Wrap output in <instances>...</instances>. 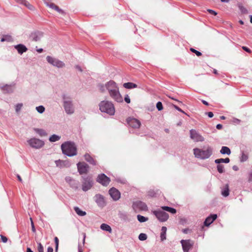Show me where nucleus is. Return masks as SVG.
<instances>
[{"mask_svg": "<svg viewBox=\"0 0 252 252\" xmlns=\"http://www.w3.org/2000/svg\"><path fill=\"white\" fill-rule=\"evenodd\" d=\"M99 91L104 93L107 90L110 96L118 102H122L123 101V97L120 93L119 88L116 83L112 81H109L104 85L99 84L98 85Z\"/></svg>", "mask_w": 252, "mask_h": 252, "instance_id": "obj_1", "label": "nucleus"}, {"mask_svg": "<svg viewBox=\"0 0 252 252\" xmlns=\"http://www.w3.org/2000/svg\"><path fill=\"white\" fill-rule=\"evenodd\" d=\"M193 153L196 158L204 160L209 158L213 155V148L210 146H207L203 149L195 148L193 149Z\"/></svg>", "mask_w": 252, "mask_h": 252, "instance_id": "obj_2", "label": "nucleus"}, {"mask_svg": "<svg viewBox=\"0 0 252 252\" xmlns=\"http://www.w3.org/2000/svg\"><path fill=\"white\" fill-rule=\"evenodd\" d=\"M63 153L68 157L77 155V148L74 143L70 141L65 142L61 145Z\"/></svg>", "mask_w": 252, "mask_h": 252, "instance_id": "obj_3", "label": "nucleus"}, {"mask_svg": "<svg viewBox=\"0 0 252 252\" xmlns=\"http://www.w3.org/2000/svg\"><path fill=\"white\" fill-rule=\"evenodd\" d=\"M100 111L110 116H113L115 113V109L113 103L108 100H102L99 103Z\"/></svg>", "mask_w": 252, "mask_h": 252, "instance_id": "obj_4", "label": "nucleus"}, {"mask_svg": "<svg viewBox=\"0 0 252 252\" xmlns=\"http://www.w3.org/2000/svg\"><path fill=\"white\" fill-rule=\"evenodd\" d=\"M63 107L65 112L67 114H72L74 113V109L71 98L65 95L63 97Z\"/></svg>", "mask_w": 252, "mask_h": 252, "instance_id": "obj_5", "label": "nucleus"}, {"mask_svg": "<svg viewBox=\"0 0 252 252\" xmlns=\"http://www.w3.org/2000/svg\"><path fill=\"white\" fill-rule=\"evenodd\" d=\"M27 142L31 147L35 149L42 148L45 144L43 140L35 137L31 138L28 139Z\"/></svg>", "mask_w": 252, "mask_h": 252, "instance_id": "obj_6", "label": "nucleus"}, {"mask_svg": "<svg viewBox=\"0 0 252 252\" xmlns=\"http://www.w3.org/2000/svg\"><path fill=\"white\" fill-rule=\"evenodd\" d=\"M47 62L53 66L57 68H63L65 66V63L62 61L52 56H47L46 57Z\"/></svg>", "mask_w": 252, "mask_h": 252, "instance_id": "obj_7", "label": "nucleus"}, {"mask_svg": "<svg viewBox=\"0 0 252 252\" xmlns=\"http://www.w3.org/2000/svg\"><path fill=\"white\" fill-rule=\"evenodd\" d=\"M190 138L195 142H203L205 140L204 137L196 130L191 129L189 130Z\"/></svg>", "mask_w": 252, "mask_h": 252, "instance_id": "obj_8", "label": "nucleus"}, {"mask_svg": "<svg viewBox=\"0 0 252 252\" xmlns=\"http://www.w3.org/2000/svg\"><path fill=\"white\" fill-rule=\"evenodd\" d=\"M153 214H154L157 218L161 222H164L166 221L169 218V215L167 213L161 210L160 209H158L157 210H155L153 211Z\"/></svg>", "mask_w": 252, "mask_h": 252, "instance_id": "obj_9", "label": "nucleus"}, {"mask_svg": "<svg viewBox=\"0 0 252 252\" xmlns=\"http://www.w3.org/2000/svg\"><path fill=\"white\" fill-rule=\"evenodd\" d=\"M0 89L4 93H12L15 89V83H12L10 84H0Z\"/></svg>", "mask_w": 252, "mask_h": 252, "instance_id": "obj_10", "label": "nucleus"}, {"mask_svg": "<svg viewBox=\"0 0 252 252\" xmlns=\"http://www.w3.org/2000/svg\"><path fill=\"white\" fill-rule=\"evenodd\" d=\"M94 200L99 207H103L106 205L104 196L100 194H97L94 196Z\"/></svg>", "mask_w": 252, "mask_h": 252, "instance_id": "obj_11", "label": "nucleus"}, {"mask_svg": "<svg viewBox=\"0 0 252 252\" xmlns=\"http://www.w3.org/2000/svg\"><path fill=\"white\" fill-rule=\"evenodd\" d=\"M93 186V181L91 178L86 177L83 178L82 189L86 191L90 189Z\"/></svg>", "mask_w": 252, "mask_h": 252, "instance_id": "obj_12", "label": "nucleus"}, {"mask_svg": "<svg viewBox=\"0 0 252 252\" xmlns=\"http://www.w3.org/2000/svg\"><path fill=\"white\" fill-rule=\"evenodd\" d=\"M97 181L103 186H107L109 184L110 180L104 174H101L98 176Z\"/></svg>", "mask_w": 252, "mask_h": 252, "instance_id": "obj_13", "label": "nucleus"}, {"mask_svg": "<svg viewBox=\"0 0 252 252\" xmlns=\"http://www.w3.org/2000/svg\"><path fill=\"white\" fill-rule=\"evenodd\" d=\"M181 243L182 244L184 252H189L193 245V242L190 240H182L181 241Z\"/></svg>", "mask_w": 252, "mask_h": 252, "instance_id": "obj_14", "label": "nucleus"}, {"mask_svg": "<svg viewBox=\"0 0 252 252\" xmlns=\"http://www.w3.org/2000/svg\"><path fill=\"white\" fill-rule=\"evenodd\" d=\"M128 125L134 128H139L141 126L140 122L136 119L133 118H128L126 120Z\"/></svg>", "mask_w": 252, "mask_h": 252, "instance_id": "obj_15", "label": "nucleus"}, {"mask_svg": "<svg viewBox=\"0 0 252 252\" xmlns=\"http://www.w3.org/2000/svg\"><path fill=\"white\" fill-rule=\"evenodd\" d=\"M109 194L114 201L118 200L121 197L120 191L114 188H112L109 189Z\"/></svg>", "mask_w": 252, "mask_h": 252, "instance_id": "obj_16", "label": "nucleus"}, {"mask_svg": "<svg viewBox=\"0 0 252 252\" xmlns=\"http://www.w3.org/2000/svg\"><path fill=\"white\" fill-rule=\"evenodd\" d=\"M133 208L134 209H139L142 211H146L148 207L146 203L141 201H137L133 203Z\"/></svg>", "mask_w": 252, "mask_h": 252, "instance_id": "obj_17", "label": "nucleus"}, {"mask_svg": "<svg viewBox=\"0 0 252 252\" xmlns=\"http://www.w3.org/2000/svg\"><path fill=\"white\" fill-rule=\"evenodd\" d=\"M78 171L80 174L87 173L88 169L89 166L85 162H79L77 164Z\"/></svg>", "mask_w": 252, "mask_h": 252, "instance_id": "obj_18", "label": "nucleus"}, {"mask_svg": "<svg viewBox=\"0 0 252 252\" xmlns=\"http://www.w3.org/2000/svg\"><path fill=\"white\" fill-rule=\"evenodd\" d=\"M43 36V33L40 32H33L31 35V39L35 41H38L41 39Z\"/></svg>", "mask_w": 252, "mask_h": 252, "instance_id": "obj_19", "label": "nucleus"}, {"mask_svg": "<svg viewBox=\"0 0 252 252\" xmlns=\"http://www.w3.org/2000/svg\"><path fill=\"white\" fill-rule=\"evenodd\" d=\"M217 215L216 214H214L207 217L204 221V225L205 226H209L217 219Z\"/></svg>", "mask_w": 252, "mask_h": 252, "instance_id": "obj_20", "label": "nucleus"}, {"mask_svg": "<svg viewBox=\"0 0 252 252\" xmlns=\"http://www.w3.org/2000/svg\"><path fill=\"white\" fill-rule=\"evenodd\" d=\"M14 47L20 54H22L23 53L26 52L28 50L27 48L24 45L21 44L15 45Z\"/></svg>", "mask_w": 252, "mask_h": 252, "instance_id": "obj_21", "label": "nucleus"}, {"mask_svg": "<svg viewBox=\"0 0 252 252\" xmlns=\"http://www.w3.org/2000/svg\"><path fill=\"white\" fill-rule=\"evenodd\" d=\"M33 130L40 137L46 136L47 135V133L42 128L34 127L33 128Z\"/></svg>", "mask_w": 252, "mask_h": 252, "instance_id": "obj_22", "label": "nucleus"}, {"mask_svg": "<svg viewBox=\"0 0 252 252\" xmlns=\"http://www.w3.org/2000/svg\"><path fill=\"white\" fill-rule=\"evenodd\" d=\"M65 181L69 183L70 185L74 188H77L78 183L76 182L74 180L72 179L70 177H65Z\"/></svg>", "mask_w": 252, "mask_h": 252, "instance_id": "obj_23", "label": "nucleus"}, {"mask_svg": "<svg viewBox=\"0 0 252 252\" xmlns=\"http://www.w3.org/2000/svg\"><path fill=\"white\" fill-rule=\"evenodd\" d=\"M46 5L50 8L55 10L59 13H63V11L62 9H60L58 6L53 3H46Z\"/></svg>", "mask_w": 252, "mask_h": 252, "instance_id": "obj_24", "label": "nucleus"}, {"mask_svg": "<svg viewBox=\"0 0 252 252\" xmlns=\"http://www.w3.org/2000/svg\"><path fill=\"white\" fill-rule=\"evenodd\" d=\"M221 195L224 197H227L229 194V186L228 184H226L221 189Z\"/></svg>", "mask_w": 252, "mask_h": 252, "instance_id": "obj_25", "label": "nucleus"}, {"mask_svg": "<svg viewBox=\"0 0 252 252\" xmlns=\"http://www.w3.org/2000/svg\"><path fill=\"white\" fill-rule=\"evenodd\" d=\"M85 160L93 165H95L96 163L95 160L88 154H85L84 156Z\"/></svg>", "mask_w": 252, "mask_h": 252, "instance_id": "obj_26", "label": "nucleus"}, {"mask_svg": "<svg viewBox=\"0 0 252 252\" xmlns=\"http://www.w3.org/2000/svg\"><path fill=\"white\" fill-rule=\"evenodd\" d=\"M100 228L104 230L107 232H109V233L112 232V229L110 225H109L107 224L106 223H102L100 225Z\"/></svg>", "mask_w": 252, "mask_h": 252, "instance_id": "obj_27", "label": "nucleus"}, {"mask_svg": "<svg viewBox=\"0 0 252 252\" xmlns=\"http://www.w3.org/2000/svg\"><path fill=\"white\" fill-rule=\"evenodd\" d=\"M220 153L223 155L226 154L227 155H229L231 154V151L228 147L222 146L220 151Z\"/></svg>", "mask_w": 252, "mask_h": 252, "instance_id": "obj_28", "label": "nucleus"}, {"mask_svg": "<svg viewBox=\"0 0 252 252\" xmlns=\"http://www.w3.org/2000/svg\"><path fill=\"white\" fill-rule=\"evenodd\" d=\"M161 232L160 233V240L163 241L166 239V233L167 228L165 226L161 227Z\"/></svg>", "mask_w": 252, "mask_h": 252, "instance_id": "obj_29", "label": "nucleus"}, {"mask_svg": "<svg viewBox=\"0 0 252 252\" xmlns=\"http://www.w3.org/2000/svg\"><path fill=\"white\" fill-rule=\"evenodd\" d=\"M74 210L76 213L80 216H84L86 215V212L81 210L79 207H75Z\"/></svg>", "mask_w": 252, "mask_h": 252, "instance_id": "obj_30", "label": "nucleus"}, {"mask_svg": "<svg viewBox=\"0 0 252 252\" xmlns=\"http://www.w3.org/2000/svg\"><path fill=\"white\" fill-rule=\"evenodd\" d=\"M163 210L166 211L171 214H174L176 213V210L174 208H171L168 206H162L161 208Z\"/></svg>", "mask_w": 252, "mask_h": 252, "instance_id": "obj_31", "label": "nucleus"}, {"mask_svg": "<svg viewBox=\"0 0 252 252\" xmlns=\"http://www.w3.org/2000/svg\"><path fill=\"white\" fill-rule=\"evenodd\" d=\"M229 161H230V159L228 158H218V159H216L215 160V162L217 164H220V163H222V162L228 163L229 162Z\"/></svg>", "mask_w": 252, "mask_h": 252, "instance_id": "obj_32", "label": "nucleus"}, {"mask_svg": "<svg viewBox=\"0 0 252 252\" xmlns=\"http://www.w3.org/2000/svg\"><path fill=\"white\" fill-rule=\"evenodd\" d=\"M123 86L126 89H132L137 87V85L131 82L124 83Z\"/></svg>", "mask_w": 252, "mask_h": 252, "instance_id": "obj_33", "label": "nucleus"}, {"mask_svg": "<svg viewBox=\"0 0 252 252\" xmlns=\"http://www.w3.org/2000/svg\"><path fill=\"white\" fill-rule=\"evenodd\" d=\"M1 42H11L13 41V38L11 36L9 35H3L0 39Z\"/></svg>", "mask_w": 252, "mask_h": 252, "instance_id": "obj_34", "label": "nucleus"}, {"mask_svg": "<svg viewBox=\"0 0 252 252\" xmlns=\"http://www.w3.org/2000/svg\"><path fill=\"white\" fill-rule=\"evenodd\" d=\"M61 139V136L56 134L51 135L49 138V141L51 142H54L59 141Z\"/></svg>", "mask_w": 252, "mask_h": 252, "instance_id": "obj_35", "label": "nucleus"}, {"mask_svg": "<svg viewBox=\"0 0 252 252\" xmlns=\"http://www.w3.org/2000/svg\"><path fill=\"white\" fill-rule=\"evenodd\" d=\"M35 110L37 111L39 114H42L45 112V108L42 105H40L38 106H36L35 107Z\"/></svg>", "mask_w": 252, "mask_h": 252, "instance_id": "obj_36", "label": "nucleus"}, {"mask_svg": "<svg viewBox=\"0 0 252 252\" xmlns=\"http://www.w3.org/2000/svg\"><path fill=\"white\" fill-rule=\"evenodd\" d=\"M23 106V104L22 103H19L15 105V111L17 113H19Z\"/></svg>", "mask_w": 252, "mask_h": 252, "instance_id": "obj_37", "label": "nucleus"}, {"mask_svg": "<svg viewBox=\"0 0 252 252\" xmlns=\"http://www.w3.org/2000/svg\"><path fill=\"white\" fill-rule=\"evenodd\" d=\"M137 217L138 221L140 222H144L148 220V219L147 218H146L140 215H137Z\"/></svg>", "mask_w": 252, "mask_h": 252, "instance_id": "obj_38", "label": "nucleus"}, {"mask_svg": "<svg viewBox=\"0 0 252 252\" xmlns=\"http://www.w3.org/2000/svg\"><path fill=\"white\" fill-rule=\"evenodd\" d=\"M24 5L26 6L28 9H29L31 10H34V7L33 5H32L31 4H30L28 1L25 0L24 2Z\"/></svg>", "mask_w": 252, "mask_h": 252, "instance_id": "obj_39", "label": "nucleus"}, {"mask_svg": "<svg viewBox=\"0 0 252 252\" xmlns=\"http://www.w3.org/2000/svg\"><path fill=\"white\" fill-rule=\"evenodd\" d=\"M217 170L220 173H222L224 172V166L221 164H218L217 165Z\"/></svg>", "mask_w": 252, "mask_h": 252, "instance_id": "obj_40", "label": "nucleus"}, {"mask_svg": "<svg viewBox=\"0 0 252 252\" xmlns=\"http://www.w3.org/2000/svg\"><path fill=\"white\" fill-rule=\"evenodd\" d=\"M248 156H247V155L243 153L242 154L241 157H240V161L241 162L246 161L248 159Z\"/></svg>", "mask_w": 252, "mask_h": 252, "instance_id": "obj_41", "label": "nucleus"}, {"mask_svg": "<svg viewBox=\"0 0 252 252\" xmlns=\"http://www.w3.org/2000/svg\"><path fill=\"white\" fill-rule=\"evenodd\" d=\"M138 238L141 241H144L147 239V236L145 233H140L139 235Z\"/></svg>", "mask_w": 252, "mask_h": 252, "instance_id": "obj_42", "label": "nucleus"}, {"mask_svg": "<svg viewBox=\"0 0 252 252\" xmlns=\"http://www.w3.org/2000/svg\"><path fill=\"white\" fill-rule=\"evenodd\" d=\"M37 250L38 252H44V248L40 243H38Z\"/></svg>", "mask_w": 252, "mask_h": 252, "instance_id": "obj_43", "label": "nucleus"}, {"mask_svg": "<svg viewBox=\"0 0 252 252\" xmlns=\"http://www.w3.org/2000/svg\"><path fill=\"white\" fill-rule=\"evenodd\" d=\"M156 106L158 111H160L163 109L162 104L161 102H158L157 103Z\"/></svg>", "mask_w": 252, "mask_h": 252, "instance_id": "obj_44", "label": "nucleus"}, {"mask_svg": "<svg viewBox=\"0 0 252 252\" xmlns=\"http://www.w3.org/2000/svg\"><path fill=\"white\" fill-rule=\"evenodd\" d=\"M190 51H191L192 52H193V53H195V54L197 56H201V54H202L201 52H199V51H197V50H195V49H193V48H190Z\"/></svg>", "mask_w": 252, "mask_h": 252, "instance_id": "obj_45", "label": "nucleus"}, {"mask_svg": "<svg viewBox=\"0 0 252 252\" xmlns=\"http://www.w3.org/2000/svg\"><path fill=\"white\" fill-rule=\"evenodd\" d=\"M240 10H241V12L243 13H247L248 11L246 8H245L244 7H243L242 5H240L239 6Z\"/></svg>", "mask_w": 252, "mask_h": 252, "instance_id": "obj_46", "label": "nucleus"}, {"mask_svg": "<svg viewBox=\"0 0 252 252\" xmlns=\"http://www.w3.org/2000/svg\"><path fill=\"white\" fill-rule=\"evenodd\" d=\"M54 240H55V243L56 244L55 251L57 252L58 251V247H59V239L57 237H56L55 238Z\"/></svg>", "mask_w": 252, "mask_h": 252, "instance_id": "obj_47", "label": "nucleus"}, {"mask_svg": "<svg viewBox=\"0 0 252 252\" xmlns=\"http://www.w3.org/2000/svg\"><path fill=\"white\" fill-rule=\"evenodd\" d=\"M0 238H1V241L3 243H5L7 242V238L5 236H4L2 235H0Z\"/></svg>", "mask_w": 252, "mask_h": 252, "instance_id": "obj_48", "label": "nucleus"}, {"mask_svg": "<svg viewBox=\"0 0 252 252\" xmlns=\"http://www.w3.org/2000/svg\"><path fill=\"white\" fill-rule=\"evenodd\" d=\"M125 100L127 103H129L130 102V99L127 94L125 95Z\"/></svg>", "mask_w": 252, "mask_h": 252, "instance_id": "obj_49", "label": "nucleus"}, {"mask_svg": "<svg viewBox=\"0 0 252 252\" xmlns=\"http://www.w3.org/2000/svg\"><path fill=\"white\" fill-rule=\"evenodd\" d=\"M173 106H174V107L176 110H177L178 111H180V112H182V113H184V114H186V115H187V113H185L183 110H182L181 109H180V108L179 107H178L177 106L174 105H173Z\"/></svg>", "mask_w": 252, "mask_h": 252, "instance_id": "obj_50", "label": "nucleus"}, {"mask_svg": "<svg viewBox=\"0 0 252 252\" xmlns=\"http://www.w3.org/2000/svg\"><path fill=\"white\" fill-rule=\"evenodd\" d=\"M30 220H31V225H32V230L33 232H35V227H34V224H33V221H32V219L31 218H30Z\"/></svg>", "mask_w": 252, "mask_h": 252, "instance_id": "obj_51", "label": "nucleus"}, {"mask_svg": "<svg viewBox=\"0 0 252 252\" xmlns=\"http://www.w3.org/2000/svg\"><path fill=\"white\" fill-rule=\"evenodd\" d=\"M242 49L248 53H251V50L246 46H243Z\"/></svg>", "mask_w": 252, "mask_h": 252, "instance_id": "obj_52", "label": "nucleus"}, {"mask_svg": "<svg viewBox=\"0 0 252 252\" xmlns=\"http://www.w3.org/2000/svg\"><path fill=\"white\" fill-rule=\"evenodd\" d=\"M207 11L211 14H213L214 15H216L217 14V13L215 12V11L212 10V9H207Z\"/></svg>", "mask_w": 252, "mask_h": 252, "instance_id": "obj_53", "label": "nucleus"}, {"mask_svg": "<svg viewBox=\"0 0 252 252\" xmlns=\"http://www.w3.org/2000/svg\"><path fill=\"white\" fill-rule=\"evenodd\" d=\"M209 118H212L214 116L213 113L212 112H209L206 113Z\"/></svg>", "mask_w": 252, "mask_h": 252, "instance_id": "obj_54", "label": "nucleus"}, {"mask_svg": "<svg viewBox=\"0 0 252 252\" xmlns=\"http://www.w3.org/2000/svg\"><path fill=\"white\" fill-rule=\"evenodd\" d=\"M17 2L23 4L26 0H15Z\"/></svg>", "mask_w": 252, "mask_h": 252, "instance_id": "obj_55", "label": "nucleus"}, {"mask_svg": "<svg viewBox=\"0 0 252 252\" xmlns=\"http://www.w3.org/2000/svg\"><path fill=\"white\" fill-rule=\"evenodd\" d=\"M222 127V126L221 124H218L216 126V128L218 129H220Z\"/></svg>", "mask_w": 252, "mask_h": 252, "instance_id": "obj_56", "label": "nucleus"}, {"mask_svg": "<svg viewBox=\"0 0 252 252\" xmlns=\"http://www.w3.org/2000/svg\"><path fill=\"white\" fill-rule=\"evenodd\" d=\"M47 252H53V249L51 247H49L47 249Z\"/></svg>", "mask_w": 252, "mask_h": 252, "instance_id": "obj_57", "label": "nucleus"}, {"mask_svg": "<svg viewBox=\"0 0 252 252\" xmlns=\"http://www.w3.org/2000/svg\"><path fill=\"white\" fill-rule=\"evenodd\" d=\"M83 249L82 248V247L80 246V245H78V252H83Z\"/></svg>", "mask_w": 252, "mask_h": 252, "instance_id": "obj_58", "label": "nucleus"}, {"mask_svg": "<svg viewBox=\"0 0 252 252\" xmlns=\"http://www.w3.org/2000/svg\"><path fill=\"white\" fill-rule=\"evenodd\" d=\"M232 169L235 171H237L238 170V167L236 165H234L232 167Z\"/></svg>", "mask_w": 252, "mask_h": 252, "instance_id": "obj_59", "label": "nucleus"}, {"mask_svg": "<svg viewBox=\"0 0 252 252\" xmlns=\"http://www.w3.org/2000/svg\"><path fill=\"white\" fill-rule=\"evenodd\" d=\"M75 67H76V69H78V70H79L80 71H82V69H81V67H80V66H78V65H76V66H75Z\"/></svg>", "mask_w": 252, "mask_h": 252, "instance_id": "obj_60", "label": "nucleus"}, {"mask_svg": "<svg viewBox=\"0 0 252 252\" xmlns=\"http://www.w3.org/2000/svg\"><path fill=\"white\" fill-rule=\"evenodd\" d=\"M86 234L85 233L83 234V244L84 245L85 241Z\"/></svg>", "mask_w": 252, "mask_h": 252, "instance_id": "obj_61", "label": "nucleus"}, {"mask_svg": "<svg viewBox=\"0 0 252 252\" xmlns=\"http://www.w3.org/2000/svg\"><path fill=\"white\" fill-rule=\"evenodd\" d=\"M234 122L239 124L240 122V120L237 119L234 120Z\"/></svg>", "mask_w": 252, "mask_h": 252, "instance_id": "obj_62", "label": "nucleus"}, {"mask_svg": "<svg viewBox=\"0 0 252 252\" xmlns=\"http://www.w3.org/2000/svg\"><path fill=\"white\" fill-rule=\"evenodd\" d=\"M202 101V102H203V103L204 104H205L206 105H208V103L206 101L203 100Z\"/></svg>", "mask_w": 252, "mask_h": 252, "instance_id": "obj_63", "label": "nucleus"}, {"mask_svg": "<svg viewBox=\"0 0 252 252\" xmlns=\"http://www.w3.org/2000/svg\"><path fill=\"white\" fill-rule=\"evenodd\" d=\"M27 252H33L30 248H28L27 249Z\"/></svg>", "mask_w": 252, "mask_h": 252, "instance_id": "obj_64", "label": "nucleus"}]
</instances>
